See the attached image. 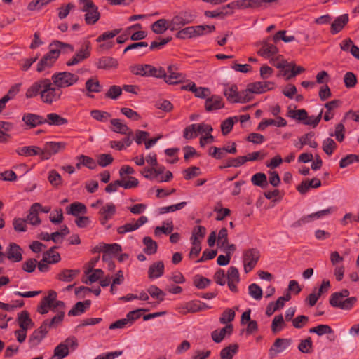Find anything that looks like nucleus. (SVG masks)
<instances>
[{"label":"nucleus","instance_id":"nucleus-1","mask_svg":"<svg viewBox=\"0 0 359 359\" xmlns=\"http://www.w3.org/2000/svg\"><path fill=\"white\" fill-rule=\"evenodd\" d=\"M61 51L69 53L74 51V47L69 43L54 41L50 44V50L39 60L36 71L42 72L51 67L59 57Z\"/></svg>","mask_w":359,"mask_h":359},{"label":"nucleus","instance_id":"nucleus-2","mask_svg":"<svg viewBox=\"0 0 359 359\" xmlns=\"http://www.w3.org/2000/svg\"><path fill=\"white\" fill-rule=\"evenodd\" d=\"M130 71L132 74L140 76H152L158 79L165 76V69L163 67L156 68L149 64L130 66Z\"/></svg>","mask_w":359,"mask_h":359},{"label":"nucleus","instance_id":"nucleus-3","mask_svg":"<svg viewBox=\"0 0 359 359\" xmlns=\"http://www.w3.org/2000/svg\"><path fill=\"white\" fill-rule=\"evenodd\" d=\"M45 83L41 92V101L46 104H51L60 99L62 90L58 87L53 86L51 80L45 79Z\"/></svg>","mask_w":359,"mask_h":359},{"label":"nucleus","instance_id":"nucleus-4","mask_svg":"<svg viewBox=\"0 0 359 359\" xmlns=\"http://www.w3.org/2000/svg\"><path fill=\"white\" fill-rule=\"evenodd\" d=\"M51 81L59 88H67L77 83L79 76L69 72H61L53 74Z\"/></svg>","mask_w":359,"mask_h":359},{"label":"nucleus","instance_id":"nucleus-5","mask_svg":"<svg viewBox=\"0 0 359 359\" xmlns=\"http://www.w3.org/2000/svg\"><path fill=\"white\" fill-rule=\"evenodd\" d=\"M196 15L191 11H182L170 20V31L180 29L186 25L192 23Z\"/></svg>","mask_w":359,"mask_h":359},{"label":"nucleus","instance_id":"nucleus-6","mask_svg":"<svg viewBox=\"0 0 359 359\" xmlns=\"http://www.w3.org/2000/svg\"><path fill=\"white\" fill-rule=\"evenodd\" d=\"M78 341L75 337H69L63 343L59 344L54 349L52 359H63L69 355V349L75 350L78 346Z\"/></svg>","mask_w":359,"mask_h":359},{"label":"nucleus","instance_id":"nucleus-7","mask_svg":"<svg viewBox=\"0 0 359 359\" xmlns=\"http://www.w3.org/2000/svg\"><path fill=\"white\" fill-rule=\"evenodd\" d=\"M67 147L65 142H47L41 149V160H48L53 155L63 151Z\"/></svg>","mask_w":359,"mask_h":359},{"label":"nucleus","instance_id":"nucleus-8","mask_svg":"<svg viewBox=\"0 0 359 359\" xmlns=\"http://www.w3.org/2000/svg\"><path fill=\"white\" fill-rule=\"evenodd\" d=\"M259 257V251L256 248H250L243 252L244 271L246 273L255 268Z\"/></svg>","mask_w":359,"mask_h":359},{"label":"nucleus","instance_id":"nucleus-9","mask_svg":"<svg viewBox=\"0 0 359 359\" xmlns=\"http://www.w3.org/2000/svg\"><path fill=\"white\" fill-rule=\"evenodd\" d=\"M116 212V205L112 203H108L99 210L100 224L106 226L107 222L113 218Z\"/></svg>","mask_w":359,"mask_h":359},{"label":"nucleus","instance_id":"nucleus-10","mask_svg":"<svg viewBox=\"0 0 359 359\" xmlns=\"http://www.w3.org/2000/svg\"><path fill=\"white\" fill-rule=\"evenodd\" d=\"M292 344L291 339L277 338L269 349V355L274 358L278 353L286 350Z\"/></svg>","mask_w":359,"mask_h":359},{"label":"nucleus","instance_id":"nucleus-11","mask_svg":"<svg viewBox=\"0 0 359 359\" xmlns=\"http://www.w3.org/2000/svg\"><path fill=\"white\" fill-rule=\"evenodd\" d=\"M175 67L172 65L168 66L167 72L165 71V76H162L164 79L165 83L168 84H177L183 81L185 76L183 74L176 72Z\"/></svg>","mask_w":359,"mask_h":359},{"label":"nucleus","instance_id":"nucleus-12","mask_svg":"<svg viewBox=\"0 0 359 359\" xmlns=\"http://www.w3.org/2000/svg\"><path fill=\"white\" fill-rule=\"evenodd\" d=\"M148 222V218L146 216H141L134 223H127L124 225L120 226L117 229L118 234H125L128 232H132L138 229L140 226L144 225Z\"/></svg>","mask_w":359,"mask_h":359},{"label":"nucleus","instance_id":"nucleus-13","mask_svg":"<svg viewBox=\"0 0 359 359\" xmlns=\"http://www.w3.org/2000/svg\"><path fill=\"white\" fill-rule=\"evenodd\" d=\"M48 331L46 329L45 325L41 324V326L35 330L32 334L29 336V344L30 348L37 346L43 338L46 337Z\"/></svg>","mask_w":359,"mask_h":359},{"label":"nucleus","instance_id":"nucleus-14","mask_svg":"<svg viewBox=\"0 0 359 359\" xmlns=\"http://www.w3.org/2000/svg\"><path fill=\"white\" fill-rule=\"evenodd\" d=\"M22 121L29 128L41 126L46 122L43 116L32 113H25L22 116Z\"/></svg>","mask_w":359,"mask_h":359},{"label":"nucleus","instance_id":"nucleus-15","mask_svg":"<svg viewBox=\"0 0 359 359\" xmlns=\"http://www.w3.org/2000/svg\"><path fill=\"white\" fill-rule=\"evenodd\" d=\"M348 14H343L337 17L330 25V33L335 35L340 32L348 22Z\"/></svg>","mask_w":359,"mask_h":359},{"label":"nucleus","instance_id":"nucleus-16","mask_svg":"<svg viewBox=\"0 0 359 359\" xmlns=\"http://www.w3.org/2000/svg\"><path fill=\"white\" fill-rule=\"evenodd\" d=\"M224 104L222 98L219 95H212L208 97L205 102V108L207 111H212L223 108Z\"/></svg>","mask_w":359,"mask_h":359},{"label":"nucleus","instance_id":"nucleus-17","mask_svg":"<svg viewBox=\"0 0 359 359\" xmlns=\"http://www.w3.org/2000/svg\"><path fill=\"white\" fill-rule=\"evenodd\" d=\"M44 81L45 79H41L34 82L27 90L25 97L29 99L40 95V97L41 98V92L44 87Z\"/></svg>","mask_w":359,"mask_h":359},{"label":"nucleus","instance_id":"nucleus-18","mask_svg":"<svg viewBox=\"0 0 359 359\" xmlns=\"http://www.w3.org/2000/svg\"><path fill=\"white\" fill-rule=\"evenodd\" d=\"M17 322L20 328L26 330L27 331L34 327V323L30 318L29 312L26 310L18 314Z\"/></svg>","mask_w":359,"mask_h":359},{"label":"nucleus","instance_id":"nucleus-19","mask_svg":"<svg viewBox=\"0 0 359 359\" xmlns=\"http://www.w3.org/2000/svg\"><path fill=\"white\" fill-rule=\"evenodd\" d=\"M165 266L162 261H158L150 265L148 269V277L149 279H156L161 277L164 273Z\"/></svg>","mask_w":359,"mask_h":359},{"label":"nucleus","instance_id":"nucleus-20","mask_svg":"<svg viewBox=\"0 0 359 359\" xmlns=\"http://www.w3.org/2000/svg\"><path fill=\"white\" fill-rule=\"evenodd\" d=\"M40 208L41 204L39 203H34L31 205L26 219L30 224L37 226L41 224V221L39 217Z\"/></svg>","mask_w":359,"mask_h":359},{"label":"nucleus","instance_id":"nucleus-21","mask_svg":"<svg viewBox=\"0 0 359 359\" xmlns=\"http://www.w3.org/2000/svg\"><path fill=\"white\" fill-rule=\"evenodd\" d=\"M233 332V325L232 324H227L224 327L220 329V330H215L211 333V337L212 340L215 343H220L224 338L225 337L226 334H231Z\"/></svg>","mask_w":359,"mask_h":359},{"label":"nucleus","instance_id":"nucleus-22","mask_svg":"<svg viewBox=\"0 0 359 359\" xmlns=\"http://www.w3.org/2000/svg\"><path fill=\"white\" fill-rule=\"evenodd\" d=\"M7 257L10 260L18 262L22 259V249L15 243H11L7 250Z\"/></svg>","mask_w":359,"mask_h":359},{"label":"nucleus","instance_id":"nucleus-23","mask_svg":"<svg viewBox=\"0 0 359 359\" xmlns=\"http://www.w3.org/2000/svg\"><path fill=\"white\" fill-rule=\"evenodd\" d=\"M96 65L100 69H109L116 68L118 65V62L117 60L114 57L104 56L98 59Z\"/></svg>","mask_w":359,"mask_h":359},{"label":"nucleus","instance_id":"nucleus-24","mask_svg":"<svg viewBox=\"0 0 359 359\" xmlns=\"http://www.w3.org/2000/svg\"><path fill=\"white\" fill-rule=\"evenodd\" d=\"M15 151L20 156L29 157L39 155L41 158V148L36 146H25L17 149Z\"/></svg>","mask_w":359,"mask_h":359},{"label":"nucleus","instance_id":"nucleus-25","mask_svg":"<svg viewBox=\"0 0 359 359\" xmlns=\"http://www.w3.org/2000/svg\"><path fill=\"white\" fill-rule=\"evenodd\" d=\"M56 248H57V246H53L44 252L43 253V262L50 264L58 263L61 260V257L59 252H55Z\"/></svg>","mask_w":359,"mask_h":359},{"label":"nucleus","instance_id":"nucleus-26","mask_svg":"<svg viewBox=\"0 0 359 359\" xmlns=\"http://www.w3.org/2000/svg\"><path fill=\"white\" fill-rule=\"evenodd\" d=\"M66 212L68 215H72L77 217L80 214H86L87 212V208L82 203L74 202L66 208Z\"/></svg>","mask_w":359,"mask_h":359},{"label":"nucleus","instance_id":"nucleus-27","mask_svg":"<svg viewBox=\"0 0 359 359\" xmlns=\"http://www.w3.org/2000/svg\"><path fill=\"white\" fill-rule=\"evenodd\" d=\"M91 304L90 300H85L84 302H78L68 312L69 316H76L84 313L86 309L89 308Z\"/></svg>","mask_w":359,"mask_h":359},{"label":"nucleus","instance_id":"nucleus-28","mask_svg":"<svg viewBox=\"0 0 359 359\" xmlns=\"http://www.w3.org/2000/svg\"><path fill=\"white\" fill-rule=\"evenodd\" d=\"M170 21L168 22L165 19L161 18L154 22L151 26V30L157 34L164 33L167 29L170 30Z\"/></svg>","mask_w":359,"mask_h":359},{"label":"nucleus","instance_id":"nucleus-29","mask_svg":"<svg viewBox=\"0 0 359 359\" xmlns=\"http://www.w3.org/2000/svg\"><path fill=\"white\" fill-rule=\"evenodd\" d=\"M80 273L79 269H63L57 276V278L63 282L72 281Z\"/></svg>","mask_w":359,"mask_h":359},{"label":"nucleus","instance_id":"nucleus-30","mask_svg":"<svg viewBox=\"0 0 359 359\" xmlns=\"http://www.w3.org/2000/svg\"><path fill=\"white\" fill-rule=\"evenodd\" d=\"M198 300H192L181 305L178 307V311L181 314L185 315L188 313L199 312Z\"/></svg>","mask_w":359,"mask_h":359},{"label":"nucleus","instance_id":"nucleus-31","mask_svg":"<svg viewBox=\"0 0 359 359\" xmlns=\"http://www.w3.org/2000/svg\"><path fill=\"white\" fill-rule=\"evenodd\" d=\"M278 53L277 47L273 45L265 42L262 44V48L259 50L258 54L265 58H270Z\"/></svg>","mask_w":359,"mask_h":359},{"label":"nucleus","instance_id":"nucleus-32","mask_svg":"<svg viewBox=\"0 0 359 359\" xmlns=\"http://www.w3.org/2000/svg\"><path fill=\"white\" fill-rule=\"evenodd\" d=\"M45 123H48L50 126H62L66 125L68 123V120L64 117H62L56 113H50L47 114L45 118Z\"/></svg>","mask_w":359,"mask_h":359},{"label":"nucleus","instance_id":"nucleus-33","mask_svg":"<svg viewBox=\"0 0 359 359\" xmlns=\"http://www.w3.org/2000/svg\"><path fill=\"white\" fill-rule=\"evenodd\" d=\"M65 317V311H59L52 319L50 320H45L42 324L45 325V327L46 330H49L52 327H57L63 320Z\"/></svg>","mask_w":359,"mask_h":359},{"label":"nucleus","instance_id":"nucleus-34","mask_svg":"<svg viewBox=\"0 0 359 359\" xmlns=\"http://www.w3.org/2000/svg\"><path fill=\"white\" fill-rule=\"evenodd\" d=\"M191 27L193 38L203 36L208 33H212L216 29L215 25H196Z\"/></svg>","mask_w":359,"mask_h":359},{"label":"nucleus","instance_id":"nucleus-35","mask_svg":"<svg viewBox=\"0 0 359 359\" xmlns=\"http://www.w3.org/2000/svg\"><path fill=\"white\" fill-rule=\"evenodd\" d=\"M85 87L88 93H100L102 90V86L97 77L88 79L85 83Z\"/></svg>","mask_w":359,"mask_h":359},{"label":"nucleus","instance_id":"nucleus-36","mask_svg":"<svg viewBox=\"0 0 359 359\" xmlns=\"http://www.w3.org/2000/svg\"><path fill=\"white\" fill-rule=\"evenodd\" d=\"M110 123L113 126L111 130L114 133L126 135L131 130L121 119L113 118L110 120Z\"/></svg>","mask_w":359,"mask_h":359},{"label":"nucleus","instance_id":"nucleus-37","mask_svg":"<svg viewBox=\"0 0 359 359\" xmlns=\"http://www.w3.org/2000/svg\"><path fill=\"white\" fill-rule=\"evenodd\" d=\"M143 243L145 245V248L143 250L144 253L148 255H151L156 252L158 248L157 243L151 237L145 236L143 238Z\"/></svg>","mask_w":359,"mask_h":359},{"label":"nucleus","instance_id":"nucleus-38","mask_svg":"<svg viewBox=\"0 0 359 359\" xmlns=\"http://www.w3.org/2000/svg\"><path fill=\"white\" fill-rule=\"evenodd\" d=\"M238 351V344H231L221 350L220 358L221 359H233V355L237 353Z\"/></svg>","mask_w":359,"mask_h":359},{"label":"nucleus","instance_id":"nucleus-39","mask_svg":"<svg viewBox=\"0 0 359 359\" xmlns=\"http://www.w3.org/2000/svg\"><path fill=\"white\" fill-rule=\"evenodd\" d=\"M251 182L254 185L262 189H264L268 186L266 175L263 172H257L253 175L251 177Z\"/></svg>","mask_w":359,"mask_h":359},{"label":"nucleus","instance_id":"nucleus-40","mask_svg":"<svg viewBox=\"0 0 359 359\" xmlns=\"http://www.w3.org/2000/svg\"><path fill=\"white\" fill-rule=\"evenodd\" d=\"M231 14V11H225V9L222 8H219L215 11H206L204 13L205 16L207 18L221 19H223L226 16L230 15Z\"/></svg>","mask_w":359,"mask_h":359},{"label":"nucleus","instance_id":"nucleus-41","mask_svg":"<svg viewBox=\"0 0 359 359\" xmlns=\"http://www.w3.org/2000/svg\"><path fill=\"white\" fill-rule=\"evenodd\" d=\"M238 121L237 116L229 117L221 123V130L224 135H228L232 130L235 123Z\"/></svg>","mask_w":359,"mask_h":359},{"label":"nucleus","instance_id":"nucleus-42","mask_svg":"<svg viewBox=\"0 0 359 359\" xmlns=\"http://www.w3.org/2000/svg\"><path fill=\"white\" fill-rule=\"evenodd\" d=\"M211 280L199 274L196 275L193 279L194 285L199 290H203L208 287L211 284Z\"/></svg>","mask_w":359,"mask_h":359},{"label":"nucleus","instance_id":"nucleus-43","mask_svg":"<svg viewBox=\"0 0 359 359\" xmlns=\"http://www.w3.org/2000/svg\"><path fill=\"white\" fill-rule=\"evenodd\" d=\"M100 14L98 11L97 6L91 11L87 12L85 15V22L87 25H94L100 19Z\"/></svg>","mask_w":359,"mask_h":359},{"label":"nucleus","instance_id":"nucleus-44","mask_svg":"<svg viewBox=\"0 0 359 359\" xmlns=\"http://www.w3.org/2000/svg\"><path fill=\"white\" fill-rule=\"evenodd\" d=\"M253 98V94L251 92L249 86H247V88L238 92V97L236 100H234L236 103H245L250 102Z\"/></svg>","mask_w":359,"mask_h":359},{"label":"nucleus","instance_id":"nucleus-45","mask_svg":"<svg viewBox=\"0 0 359 359\" xmlns=\"http://www.w3.org/2000/svg\"><path fill=\"white\" fill-rule=\"evenodd\" d=\"M206 233V229L203 226H196L193 229L191 241H201L205 237Z\"/></svg>","mask_w":359,"mask_h":359},{"label":"nucleus","instance_id":"nucleus-46","mask_svg":"<svg viewBox=\"0 0 359 359\" xmlns=\"http://www.w3.org/2000/svg\"><path fill=\"white\" fill-rule=\"evenodd\" d=\"M90 55V43L86 41L81 47V48L76 53L74 57L79 59L81 62L88 58Z\"/></svg>","mask_w":359,"mask_h":359},{"label":"nucleus","instance_id":"nucleus-47","mask_svg":"<svg viewBox=\"0 0 359 359\" xmlns=\"http://www.w3.org/2000/svg\"><path fill=\"white\" fill-rule=\"evenodd\" d=\"M337 144L330 137L325 139L323 142V150L328 156H331L337 149Z\"/></svg>","mask_w":359,"mask_h":359},{"label":"nucleus","instance_id":"nucleus-48","mask_svg":"<svg viewBox=\"0 0 359 359\" xmlns=\"http://www.w3.org/2000/svg\"><path fill=\"white\" fill-rule=\"evenodd\" d=\"M147 292L152 298L158 299V302H161L164 300L165 293L157 286L154 285H151L147 289Z\"/></svg>","mask_w":359,"mask_h":359},{"label":"nucleus","instance_id":"nucleus-49","mask_svg":"<svg viewBox=\"0 0 359 359\" xmlns=\"http://www.w3.org/2000/svg\"><path fill=\"white\" fill-rule=\"evenodd\" d=\"M224 94L228 101L232 103H235L234 100H236L238 97V87L236 85H232L224 89Z\"/></svg>","mask_w":359,"mask_h":359},{"label":"nucleus","instance_id":"nucleus-50","mask_svg":"<svg viewBox=\"0 0 359 359\" xmlns=\"http://www.w3.org/2000/svg\"><path fill=\"white\" fill-rule=\"evenodd\" d=\"M309 332L310 333H315L318 336H322L325 334H332L333 333V330L330 325H319L316 327H311L309 329Z\"/></svg>","mask_w":359,"mask_h":359},{"label":"nucleus","instance_id":"nucleus-51","mask_svg":"<svg viewBox=\"0 0 359 359\" xmlns=\"http://www.w3.org/2000/svg\"><path fill=\"white\" fill-rule=\"evenodd\" d=\"M90 116L94 119L103 123L107 122L111 116L110 113L97 109L92 110L90 111Z\"/></svg>","mask_w":359,"mask_h":359},{"label":"nucleus","instance_id":"nucleus-52","mask_svg":"<svg viewBox=\"0 0 359 359\" xmlns=\"http://www.w3.org/2000/svg\"><path fill=\"white\" fill-rule=\"evenodd\" d=\"M285 325L283 316L281 314L276 316L271 323V330L273 333H277L282 330Z\"/></svg>","mask_w":359,"mask_h":359},{"label":"nucleus","instance_id":"nucleus-53","mask_svg":"<svg viewBox=\"0 0 359 359\" xmlns=\"http://www.w3.org/2000/svg\"><path fill=\"white\" fill-rule=\"evenodd\" d=\"M313 342L310 337L301 340L298 346V349L303 353H310L312 352Z\"/></svg>","mask_w":359,"mask_h":359},{"label":"nucleus","instance_id":"nucleus-54","mask_svg":"<svg viewBox=\"0 0 359 359\" xmlns=\"http://www.w3.org/2000/svg\"><path fill=\"white\" fill-rule=\"evenodd\" d=\"M249 294L256 300L261 299L262 297V289L256 283H252L248 286Z\"/></svg>","mask_w":359,"mask_h":359},{"label":"nucleus","instance_id":"nucleus-55","mask_svg":"<svg viewBox=\"0 0 359 359\" xmlns=\"http://www.w3.org/2000/svg\"><path fill=\"white\" fill-rule=\"evenodd\" d=\"M337 210V208L334 206L329 207L326 209L317 211L316 212H313L310 214L311 216L312 220L320 219L322 217L328 216L331 214H332L334 212Z\"/></svg>","mask_w":359,"mask_h":359},{"label":"nucleus","instance_id":"nucleus-56","mask_svg":"<svg viewBox=\"0 0 359 359\" xmlns=\"http://www.w3.org/2000/svg\"><path fill=\"white\" fill-rule=\"evenodd\" d=\"M48 179L53 187H58L62 184V177L55 170L49 171Z\"/></svg>","mask_w":359,"mask_h":359},{"label":"nucleus","instance_id":"nucleus-57","mask_svg":"<svg viewBox=\"0 0 359 359\" xmlns=\"http://www.w3.org/2000/svg\"><path fill=\"white\" fill-rule=\"evenodd\" d=\"M173 231V223L172 220H168L163 222V226H156L154 233L155 235H158L159 232H162L166 235L171 233Z\"/></svg>","mask_w":359,"mask_h":359},{"label":"nucleus","instance_id":"nucleus-58","mask_svg":"<svg viewBox=\"0 0 359 359\" xmlns=\"http://www.w3.org/2000/svg\"><path fill=\"white\" fill-rule=\"evenodd\" d=\"M344 85L348 88H352L357 83V77L355 74L351 72H348L344 76Z\"/></svg>","mask_w":359,"mask_h":359},{"label":"nucleus","instance_id":"nucleus-59","mask_svg":"<svg viewBox=\"0 0 359 359\" xmlns=\"http://www.w3.org/2000/svg\"><path fill=\"white\" fill-rule=\"evenodd\" d=\"M78 160H81L82 165L90 169L94 170L97 168V163L95 161L88 156L81 154L77 157Z\"/></svg>","mask_w":359,"mask_h":359},{"label":"nucleus","instance_id":"nucleus-60","mask_svg":"<svg viewBox=\"0 0 359 359\" xmlns=\"http://www.w3.org/2000/svg\"><path fill=\"white\" fill-rule=\"evenodd\" d=\"M196 124L193 123L187 126L183 132V137L186 140H191L197 137Z\"/></svg>","mask_w":359,"mask_h":359},{"label":"nucleus","instance_id":"nucleus-61","mask_svg":"<svg viewBox=\"0 0 359 359\" xmlns=\"http://www.w3.org/2000/svg\"><path fill=\"white\" fill-rule=\"evenodd\" d=\"M235 318V311L231 309H226L222 313L221 317L219 318V322L222 324H226L230 323L234 320Z\"/></svg>","mask_w":359,"mask_h":359},{"label":"nucleus","instance_id":"nucleus-62","mask_svg":"<svg viewBox=\"0 0 359 359\" xmlns=\"http://www.w3.org/2000/svg\"><path fill=\"white\" fill-rule=\"evenodd\" d=\"M228 243V231L226 227L222 228L217 236V245L224 248Z\"/></svg>","mask_w":359,"mask_h":359},{"label":"nucleus","instance_id":"nucleus-63","mask_svg":"<svg viewBox=\"0 0 359 359\" xmlns=\"http://www.w3.org/2000/svg\"><path fill=\"white\" fill-rule=\"evenodd\" d=\"M114 161V158L111 154H100L97 157V163L100 167L105 168L107 165H110Z\"/></svg>","mask_w":359,"mask_h":359},{"label":"nucleus","instance_id":"nucleus-64","mask_svg":"<svg viewBox=\"0 0 359 359\" xmlns=\"http://www.w3.org/2000/svg\"><path fill=\"white\" fill-rule=\"evenodd\" d=\"M122 94V88L118 86H111L105 94V97L116 100Z\"/></svg>","mask_w":359,"mask_h":359}]
</instances>
